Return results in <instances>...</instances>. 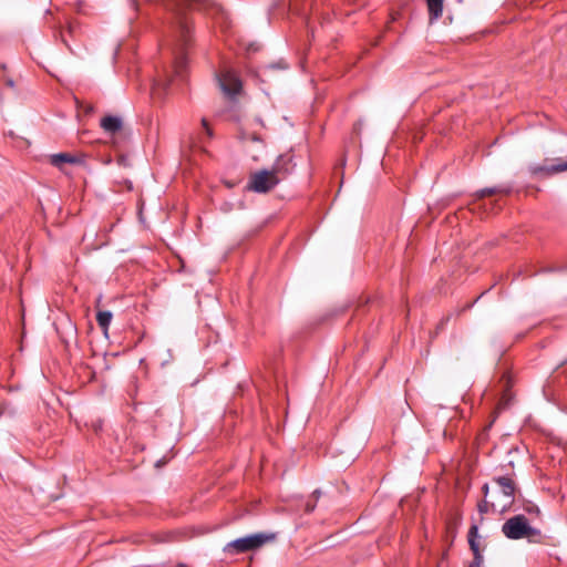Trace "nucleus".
I'll use <instances>...</instances> for the list:
<instances>
[{
    "instance_id": "nucleus-8",
    "label": "nucleus",
    "mask_w": 567,
    "mask_h": 567,
    "mask_svg": "<svg viewBox=\"0 0 567 567\" xmlns=\"http://www.w3.org/2000/svg\"><path fill=\"white\" fill-rule=\"evenodd\" d=\"M478 537V527L476 525H472L467 534V539L473 553V560L468 567H483L484 557L480 549Z\"/></svg>"
},
{
    "instance_id": "nucleus-15",
    "label": "nucleus",
    "mask_w": 567,
    "mask_h": 567,
    "mask_svg": "<svg viewBox=\"0 0 567 567\" xmlns=\"http://www.w3.org/2000/svg\"><path fill=\"white\" fill-rule=\"evenodd\" d=\"M497 505L494 502H488L486 498H484L482 502L478 503L477 508L481 514H486L491 509L495 511Z\"/></svg>"
},
{
    "instance_id": "nucleus-20",
    "label": "nucleus",
    "mask_w": 567,
    "mask_h": 567,
    "mask_svg": "<svg viewBox=\"0 0 567 567\" xmlns=\"http://www.w3.org/2000/svg\"><path fill=\"white\" fill-rule=\"evenodd\" d=\"M320 495H321L320 489H316V491H313V493H312V496L315 497V499H316V501H318V499H319Z\"/></svg>"
},
{
    "instance_id": "nucleus-12",
    "label": "nucleus",
    "mask_w": 567,
    "mask_h": 567,
    "mask_svg": "<svg viewBox=\"0 0 567 567\" xmlns=\"http://www.w3.org/2000/svg\"><path fill=\"white\" fill-rule=\"evenodd\" d=\"M511 192L509 187L496 186V187H487L477 190L474 196L475 200H481L486 196H492L495 194H508Z\"/></svg>"
},
{
    "instance_id": "nucleus-22",
    "label": "nucleus",
    "mask_w": 567,
    "mask_h": 567,
    "mask_svg": "<svg viewBox=\"0 0 567 567\" xmlns=\"http://www.w3.org/2000/svg\"><path fill=\"white\" fill-rule=\"evenodd\" d=\"M61 37H62V41H63V43H64L65 45H68V42H66V40L64 39V37H63L62 34H61Z\"/></svg>"
},
{
    "instance_id": "nucleus-11",
    "label": "nucleus",
    "mask_w": 567,
    "mask_h": 567,
    "mask_svg": "<svg viewBox=\"0 0 567 567\" xmlns=\"http://www.w3.org/2000/svg\"><path fill=\"white\" fill-rule=\"evenodd\" d=\"M100 125L104 132L115 134L116 132L121 131L123 123L121 117L107 115L101 120Z\"/></svg>"
},
{
    "instance_id": "nucleus-24",
    "label": "nucleus",
    "mask_w": 567,
    "mask_h": 567,
    "mask_svg": "<svg viewBox=\"0 0 567 567\" xmlns=\"http://www.w3.org/2000/svg\"><path fill=\"white\" fill-rule=\"evenodd\" d=\"M178 567H186V566H184V565H182V564H181V565H178Z\"/></svg>"
},
{
    "instance_id": "nucleus-18",
    "label": "nucleus",
    "mask_w": 567,
    "mask_h": 567,
    "mask_svg": "<svg viewBox=\"0 0 567 567\" xmlns=\"http://www.w3.org/2000/svg\"><path fill=\"white\" fill-rule=\"evenodd\" d=\"M488 491H489L488 484H484L482 487V492H483L485 498H487V496H488Z\"/></svg>"
},
{
    "instance_id": "nucleus-3",
    "label": "nucleus",
    "mask_w": 567,
    "mask_h": 567,
    "mask_svg": "<svg viewBox=\"0 0 567 567\" xmlns=\"http://www.w3.org/2000/svg\"><path fill=\"white\" fill-rule=\"evenodd\" d=\"M275 534L257 533L227 543L223 550L227 555L248 553L275 539Z\"/></svg>"
},
{
    "instance_id": "nucleus-5",
    "label": "nucleus",
    "mask_w": 567,
    "mask_h": 567,
    "mask_svg": "<svg viewBox=\"0 0 567 567\" xmlns=\"http://www.w3.org/2000/svg\"><path fill=\"white\" fill-rule=\"evenodd\" d=\"M220 90L229 97L236 96L240 93L241 81L238 74L228 68H225L217 75Z\"/></svg>"
},
{
    "instance_id": "nucleus-13",
    "label": "nucleus",
    "mask_w": 567,
    "mask_h": 567,
    "mask_svg": "<svg viewBox=\"0 0 567 567\" xmlns=\"http://www.w3.org/2000/svg\"><path fill=\"white\" fill-rule=\"evenodd\" d=\"M430 21L437 20L443 13V0H426Z\"/></svg>"
},
{
    "instance_id": "nucleus-17",
    "label": "nucleus",
    "mask_w": 567,
    "mask_h": 567,
    "mask_svg": "<svg viewBox=\"0 0 567 567\" xmlns=\"http://www.w3.org/2000/svg\"><path fill=\"white\" fill-rule=\"evenodd\" d=\"M315 508H316V503H310V502H308V503L306 504V512H307V513H311Z\"/></svg>"
},
{
    "instance_id": "nucleus-21",
    "label": "nucleus",
    "mask_w": 567,
    "mask_h": 567,
    "mask_svg": "<svg viewBox=\"0 0 567 567\" xmlns=\"http://www.w3.org/2000/svg\"><path fill=\"white\" fill-rule=\"evenodd\" d=\"M131 1V6L136 9L137 8V1L136 0H130Z\"/></svg>"
},
{
    "instance_id": "nucleus-23",
    "label": "nucleus",
    "mask_w": 567,
    "mask_h": 567,
    "mask_svg": "<svg viewBox=\"0 0 567 567\" xmlns=\"http://www.w3.org/2000/svg\"><path fill=\"white\" fill-rule=\"evenodd\" d=\"M505 404H506V403L502 401V402H499L498 406H503V405H505Z\"/></svg>"
},
{
    "instance_id": "nucleus-9",
    "label": "nucleus",
    "mask_w": 567,
    "mask_h": 567,
    "mask_svg": "<svg viewBox=\"0 0 567 567\" xmlns=\"http://www.w3.org/2000/svg\"><path fill=\"white\" fill-rule=\"evenodd\" d=\"M292 156L288 154H284L277 157L275 161L271 172L280 177V182L286 178L289 174H291L293 169Z\"/></svg>"
},
{
    "instance_id": "nucleus-14",
    "label": "nucleus",
    "mask_w": 567,
    "mask_h": 567,
    "mask_svg": "<svg viewBox=\"0 0 567 567\" xmlns=\"http://www.w3.org/2000/svg\"><path fill=\"white\" fill-rule=\"evenodd\" d=\"M112 312L111 311H99L97 315H96V322L99 324V327L104 331L106 332L110 324H111V321H112Z\"/></svg>"
},
{
    "instance_id": "nucleus-4",
    "label": "nucleus",
    "mask_w": 567,
    "mask_h": 567,
    "mask_svg": "<svg viewBox=\"0 0 567 567\" xmlns=\"http://www.w3.org/2000/svg\"><path fill=\"white\" fill-rule=\"evenodd\" d=\"M280 183V177L270 169H261L250 176L248 189L255 193H268Z\"/></svg>"
},
{
    "instance_id": "nucleus-6",
    "label": "nucleus",
    "mask_w": 567,
    "mask_h": 567,
    "mask_svg": "<svg viewBox=\"0 0 567 567\" xmlns=\"http://www.w3.org/2000/svg\"><path fill=\"white\" fill-rule=\"evenodd\" d=\"M493 481L499 486L501 494L504 497V501L499 504L501 511H504L513 504L516 491L515 483L507 476H498Z\"/></svg>"
},
{
    "instance_id": "nucleus-16",
    "label": "nucleus",
    "mask_w": 567,
    "mask_h": 567,
    "mask_svg": "<svg viewBox=\"0 0 567 567\" xmlns=\"http://www.w3.org/2000/svg\"><path fill=\"white\" fill-rule=\"evenodd\" d=\"M524 509L528 513V514H536L538 515L539 514V508L534 505V504H528L527 506L524 507Z\"/></svg>"
},
{
    "instance_id": "nucleus-10",
    "label": "nucleus",
    "mask_w": 567,
    "mask_h": 567,
    "mask_svg": "<svg viewBox=\"0 0 567 567\" xmlns=\"http://www.w3.org/2000/svg\"><path fill=\"white\" fill-rule=\"evenodd\" d=\"M50 163L53 166L63 169V164H83L84 161L81 156H76L70 153H58L50 156Z\"/></svg>"
},
{
    "instance_id": "nucleus-19",
    "label": "nucleus",
    "mask_w": 567,
    "mask_h": 567,
    "mask_svg": "<svg viewBox=\"0 0 567 567\" xmlns=\"http://www.w3.org/2000/svg\"><path fill=\"white\" fill-rule=\"evenodd\" d=\"M202 123H203V126L206 128L207 134H208L209 136H212V131H210V128H209V127H208V125H207V121H206L205 118H203V120H202Z\"/></svg>"
},
{
    "instance_id": "nucleus-7",
    "label": "nucleus",
    "mask_w": 567,
    "mask_h": 567,
    "mask_svg": "<svg viewBox=\"0 0 567 567\" xmlns=\"http://www.w3.org/2000/svg\"><path fill=\"white\" fill-rule=\"evenodd\" d=\"M556 164H536L529 167V172L534 176H551L567 171V161L556 159Z\"/></svg>"
},
{
    "instance_id": "nucleus-2",
    "label": "nucleus",
    "mask_w": 567,
    "mask_h": 567,
    "mask_svg": "<svg viewBox=\"0 0 567 567\" xmlns=\"http://www.w3.org/2000/svg\"><path fill=\"white\" fill-rule=\"evenodd\" d=\"M503 534L508 539H522L534 540L540 536V530L530 526L528 519L519 514L508 518L502 526Z\"/></svg>"
},
{
    "instance_id": "nucleus-1",
    "label": "nucleus",
    "mask_w": 567,
    "mask_h": 567,
    "mask_svg": "<svg viewBox=\"0 0 567 567\" xmlns=\"http://www.w3.org/2000/svg\"><path fill=\"white\" fill-rule=\"evenodd\" d=\"M169 13V25L178 52L175 54L172 70L165 72V78L156 80L153 91H166L175 80H183L187 69V59L184 50L192 42V28L188 11L193 9L206 10L216 19L224 18L223 8L209 0H157Z\"/></svg>"
}]
</instances>
